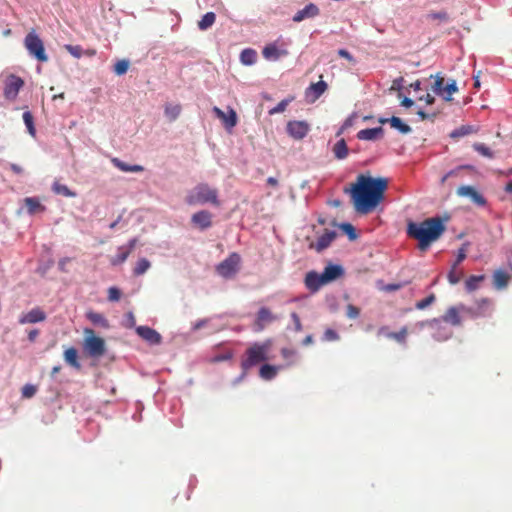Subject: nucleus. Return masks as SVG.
I'll return each mask as SVG.
<instances>
[{
	"mask_svg": "<svg viewBox=\"0 0 512 512\" xmlns=\"http://www.w3.org/2000/svg\"><path fill=\"white\" fill-rule=\"evenodd\" d=\"M121 298V291L117 287H110L108 289V300L111 302L119 301Z\"/></svg>",
	"mask_w": 512,
	"mask_h": 512,
	"instance_id": "obj_53",
	"label": "nucleus"
},
{
	"mask_svg": "<svg viewBox=\"0 0 512 512\" xmlns=\"http://www.w3.org/2000/svg\"><path fill=\"white\" fill-rule=\"evenodd\" d=\"M320 13V10L317 5L310 3L306 5L303 9L299 10L294 16L293 21L294 22H301L305 19L314 18L318 16Z\"/></svg>",
	"mask_w": 512,
	"mask_h": 512,
	"instance_id": "obj_18",
	"label": "nucleus"
},
{
	"mask_svg": "<svg viewBox=\"0 0 512 512\" xmlns=\"http://www.w3.org/2000/svg\"><path fill=\"white\" fill-rule=\"evenodd\" d=\"M383 129L382 127H376V128H367L360 130L357 133V138L360 140H375L382 136Z\"/></svg>",
	"mask_w": 512,
	"mask_h": 512,
	"instance_id": "obj_25",
	"label": "nucleus"
},
{
	"mask_svg": "<svg viewBox=\"0 0 512 512\" xmlns=\"http://www.w3.org/2000/svg\"><path fill=\"white\" fill-rule=\"evenodd\" d=\"M23 120H24V123L26 124L29 132L34 135L35 133V128H34V125H33V116L30 112H24L23 113Z\"/></svg>",
	"mask_w": 512,
	"mask_h": 512,
	"instance_id": "obj_51",
	"label": "nucleus"
},
{
	"mask_svg": "<svg viewBox=\"0 0 512 512\" xmlns=\"http://www.w3.org/2000/svg\"><path fill=\"white\" fill-rule=\"evenodd\" d=\"M64 360L65 362L70 365L72 368L76 370L81 369V364L78 360V351L74 347H69L64 351Z\"/></svg>",
	"mask_w": 512,
	"mask_h": 512,
	"instance_id": "obj_23",
	"label": "nucleus"
},
{
	"mask_svg": "<svg viewBox=\"0 0 512 512\" xmlns=\"http://www.w3.org/2000/svg\"><path fill=\"white\" fill-rule=\"evenodd\" d=\"M129 61L126 59H122L116 62L114 65V72L116 75H123L128 71Z\"/></svg>",
	"mask_w": 512,
	"mask_h": 512,
	"instance_id": "obj_45",
	"label": "nucleus"
},
{
	"mask_svg": "<svg viewBox=\"0 0 512 512\" xmlns=\"http://www.w3.org/2000/svg\"><path fill=\"white\" fill-rule=\"evenodd\" d=\"M65 49L75 58H81L83 53L82 47L79 45H65Z\"/></svg>",
	"mask_w": 512,
	"mask_h": 512,
	"instance_id": "obj_50",
	"label": "nucleus"
},
{
	"mask_svg": "<svg viewBox=\"0 0 512 512\" xmlns=\"http://www.w3.org/2000/svg\"><path fill=\"white\" fill-rule=\"evenodd\" d=\"M490 305V300L482 299L479 303L478 309L466 307L463 304L458 306H451L446 310L441 318H433L431 320L420 322L419 326H429L430 328H435L440 326L442 322L449 323L453 326H460L462 324V315H468L472 319L483 316L485 314L483 311L484 307H489Z\"/></svg>",
	"mask_w": 512,
	"mask_h": 512,
	"instance_id": "obj_3",
	"label": "nucleus"
},
{
	"mask_svg": "<svg viewBox=\"0 0 512 512\" xmlns=\"http://www.w3.org/2000/svg\"><path fill=\"white\" fill-rule=\"evenodd\" d=\"M305 286L311 292L318 291L323 285L326 284L322 274H318L315 271H310L305 276Z\"/></svg>",
	"mask_w": 512,
	"mask_h": 512,
	"instance_id": "obj_15",
	"label": "nucleus"
},
{
	"mask_svg": "<svg viewBox=\"0 0 512 512\" xmlns=\"http://www.w3.org/2000/svg\"><path fill=\"white\" fill-rule=\"evenodd\" d=\"M472 147L475 151L486 158L491 159L494 157V153L491 151V149L483 143H474Z\"/></svg>",
	"mask_w": 512,
	"mask_h": 512,
	"instance_id": "obj_43",
	"label": "nucleus"
},
{
	"mask_svg": "<svg viewBox=\"0 0 512 512\" xmlns=\"http://www.w3.org/2000/svg\"><path fill=\"white\" fill-rule=\"evenodd\" d=\"M130 254L131 253L129 252V250H127V248L124 245L118 247L117 254L110 260L111 265L118 266L123 264Z\"/></svg>",
	"mask_w": 512,
	"mask_h": 512,
	"instance_id": "obj_33",
	"label": "nucleus"
},
{
	"mask_svg": "<svg viewBox=\"0 0 512 512\" xmlns=\"http://www.w3.org/2000/svg\"><path fill=\"white\" fill-rule=\"evenodd\" d=\"M346 315L350 319H356L360 315V309L352 304H349L346 309Z\"/></svg>",
	"mask_w": 512,
	"mask_h": 512,
	"instance_id": "obj_55",
	"label": "nucleus"
},
{
	"mask_svg": "<svg viewBox=\"0 0 512 512\" xmlns=\"http://www.w3.org/2000/svg\"><path fill=\"white\" fill-rule=\"evenodd\" d=\"M484 280V275H472L465 281V288L469 292L475 291Z\"/></svg>",
	"mask_w": 512,
	"mask_h": 512,
	"instance_id": "obj_34",
	"label": "nucleus"
},
{
	"mask_svg": "<svg viewBox=\"0 0 512 512\" xmlns=\"http://www.w3.org/2000/svg\"><path fill=\"white\" fill-rule=\"evenodd\" d=\"M343 274V268L339 265H328L325 267L322 276L327 283L337 279Z\"/></svg>",
	"mask_w": 512,
	"mask_h": 512,
	"instance_id": "obj_21",
	"label": "nucleus"
},
{
	"mask_svg": "<svg viewBox=\"0 0 512 512\" xmlns=\"http://www.w3.org/2000/svg\"><path fill=\"white\" fill-rule=\"evenodd\" d=\"M24 81L15 75H10L5 81L4 96L8 100H14L20 89L23 87Z\"/></svg>",
	"mask_w": 512,
	"mask_h": 512,
	"instance_id": "obj_10",
	"label": "nucleus"
},
{
	"mask_svg": "<svg viewBox=\"0 0 512 512\" xmlns=\"http://www.w3.org/2000/svg\"><path fill=\"white\" fill-rule=\"evenodd\" d=\"M280 367L264 364L259 370V376L264 380H272L276 377L278 369Z\"/></svg>",
	"mask_w": 512,
	"mask_h": 512,
	"instance_id": "obj_32",
	"label": "nucleus"
},
{
	"mask_svg": "<svg viewBox=\"0 0 512 512\" xmlns=\"http://www.w3.org/2000/svg\"><path fill=\"white\" fill-rule=\"evenodd\" d=\"M338 55H339L340 57H343V58L347 59L348 61H351V62H352V61H354L353 56L350 54V52H349V51H347V50H345V49H340V50L338 51Z\"/></svg>",
	"mask_w": 512,
	"mask_h": 512,
	"instance_id": "obj_59",
	"label": "nucleus"
},
{
	"mask_svg": "<svg viewBox=\"0 0 512 512\" xmlns=\"http://www.w3.org/2000/svg\"><path fill=\"white\" fill-rule=\"evenodd\" d=\"M24 46L30 55L35 57L39 62H47L48 56L45 53L43 41L35 33V31L29 32L24 39Z\"/></svg>",
	"mask_w": 512,
	"mask_h": 512,
	"instance_id": "obj_7",
	"label": "nucleus"
},
{
	"mask_svg": "<svg viewBox=\"0 0 512 512\" xmlns=\"http://www.w3.org/2000/svg\"><path fill=\"white\" fill-rule=\"evenodd\" d=\"M413 104H414V101L408 97H404L401 101V105L404 107H407V108L413 106Z\"/></svg>",
	"mask_w": 512,
	"mask_h": 512,
	"instance_id": "obj_64",
	"label": "nucleus"
},
{
	"mask_svg": "<svg viewBox=\"0 0 512 512\" xmlns=\"http://www.w3.org/2000/svg\"><path fill=\"white\" fill-rule=\"evenodd\" d=\"M86 317L89 321H91L94 325L100 326L102 328H109V322L106 317L98 312L88 311L86 313Z\"/></svg>",
	"mask_w": 512,
	"mask_h": 512,
	"instance_id": "obj_30",
	"label": "nucleus"
},
{
	"mask_svg": "<svg viewBox=\"0 0 512 512\" xmlns=\"http://www.w3.org/2000/svg\"><path fill=\"white\" fill-rule=\"evenodd\" d=\"M309 124L306 121H289L287 123V133L296 140L303 139L309 132Z\"/></svg>",
	"mask_w": 512,
	"mask_h": 512,
	"instance_id": "obj_11",
	"label": "nucleus"
},
{
	"mask_svg": "<svg viewBox=\"0 0 512 512\" xmlns=\"http://www.w3.org/2000/svg\"><path fill=\"white\" fill-rule=\"evenodd\" d=\"M408 330L406 327H403L398 332H392L389 334H386V337L389 339H393L397 341L400 344H405L406 338H407Z\"/></svg>",
	"mask_w": 512,
	"mask_h": 512,
	"instance_id": "obj_40",
	"label": "nucleus"
},
{
	"mask_svg": "<svg viewBox=\"0 0 512 512\" xmlns=\"http://www.w3.org/2000/svg\"><path fill=\"white\" fill-rule=\"evenodd\" d=\"M436 300V297L435 295L432 293L430 294L429 296H427L426 298L418 301L416 304H415V307L416 309L418 310H423L425 308H427L428 306H430L432 303H434Z\"/></svg>",
	"mask_w": 512,
	"mask_h": 512,
	"instance_id": "obj_47",
	"label": "nucleus"
},
{
	"mask_svg": "<svg viewBox=\"0 0 512 512\" xmlns=\"http://www.w3.org/2000/svg\"><path fill=\"white\" fill-rule=\"evenodd\" d=\"M151 264L146 258H141L137 261L133 273L136 276L143 275L149 268Z\"/></svg>",
	"mask_w": 512,
	"mask_h": 512,
	"instance_id": "obj_38",
	"label": "nucleus"
},
{
	"mask_svg": "<svg viewBox=\"0 0 512 512\" xmlns=\"http://www.w3.org/2000/svg\"><path fill=\"white\" fill-rule=\"evenodd\" d=\"M417 115L420 117L421 120L433 119L436 116V114L429 115L425 113L423 110L417 111Z\"/></svg>",
	"mask_w": 512,
	"mask_h": 512,
	"instance_id": "obj_62",
	"label": "nucleus"
},
{
	"mask_svg": "<svg viewBox=\"0 0 512 512\" xmlns=\"http://www.w3.org/2000/svg\"><path fill=\"white\" fill-rule=\"evenodd\" d=\"M83 346L85 351L90 357L99 358L105 354L106 345L103 338L95 335L92 329L86 328L84 330Z\"/></svg>",
	"mask_w": 512,
	"mask_h": 512,
	"instance_id": "obj_6",
	"label": "nucleus"
},
{
	"mask_svg": "<svg viewBox=\"0 0 512 512\" xmlns=\"http://www.w3.org/2000/svg\"><path fill=\"white\" fill-rule=\"evenodd\" d=\"M445 230L446 227L443 220L439 217H432L419 223H409L407 233L418 241V248L421 251H425L433 242L441 237Z\"/></svg>",
	"mask_w": 512,
	"mask_h": 512,
	"instance_id": "obj_2",
	"label": "nucleus"
},
{
	"mask_svg": "<svg viewBox=\"0 0 512 512\" xmlns=\"http://www.w3.org/2000/svg\"><path fill=\"white\" fill-rule=\"evenodd\" d=\"M46 319V313L39 307H35L31 309L29 312L22 314L19 317V323L24 324H33L38 322H43Z\"/></svg>",
	"mask_w": 512,
	"mask_h": 512,
	"instance_id": "obj_14",
	"label": "nucleus"
},
{
	"mask_svg": "<svg viewBox=\"0 0 512 512\" xmlns=\"http://www.w3.org/2000/svg\"><path fill=\"white\" fill-rule=\"evenodd\" d=\"M275 320V316L272 315L270 310L266 307H262L259 309L257 313L256 325L258 326V330H262L267 323H270Z\"/></svg>",
	"mask_w": 512,
	"mask_h": 512,
	"instance_id": "obj_22",
	"label": "nucleus"
},
{
	"mask_svg": "<svg viewBox=\"0 0 512 512\" xmlns=\"http://www.w3.org/2000/svg\"><path fill=\"white\" fill-rule=\"evenodd\" d=\"M290 316H291V319H292V321L294 323L295 331L296 332H301L302 329H303V326H302V323H301L299 315L296 312H292Z\"/></svg>",
	"mask_w": 512,
	"mask_h": 512,
	"instance_id": "obj_57",
	"label": "nucleus"
},
{
	"mask_svg": "<svg viewBox=\"0 0 512 512\" xmlns=\"http://www.w3.org/2000/svg\"><path fill=\"white\" fill-rule=\"evenodd\" d=\"M339 228L348 235L350 240H355L357 238V234L355 228L350 223H342L339 225Z\"/></svg>",
	"mask_w": 512,
	"mask_h": 512,
	"instance_id": "obj_46",
	"label": "nucleus"
},
{
	"mask_svg": "<svg viewBox=\"0 0 512 512\" xmlns=\"http://www.w3.org/2000/svg\"><path fill=\"white\" fill-rule=\"evenodd\" d=\"M332 152L336 159H338V160L345 159L348 156V152H349L346 141L343 138L338 140L334 144V146L332 148Z\"/></svg>",
	"mask_w": 512,
	"mask_h": 512,
	"instance_id": "obj_28",
	"label": "nucleus"
},
{
	"mask_svg": "<svg viewBox=\"0 0 512 512\" xmlns=\"http://www.w3.org/2000/svg\"><path fill=\"white\" fill-rule=\"evenodd\" d=\"M137 243H138V239L137 238H132L131 240H129L127 245H124V246L127 248V250H129L130 253H132V251L136 247Z\"/></svg>",
	"mask_w": 512,
	"mask_h": 512,
	"instance_id": "obj_60",
	"label": "nucleus"
},
{
	"mask_svg": "<svg viewBox=\"0 0 512 512\" xmlns=\"http://www.w3.org/2000/svg\"><path fill=\"white\" fill-rule=\"evenodd\" d=\"M431 78L435 79L432 86L433 92L441 96L447 102L452 101V95L458 91L456 81L452 79L444 85V77L439 73L434 76L431 75Z\"/></svg>",
	"mask_w": 512,
	"mask_h": 512,
	"instance_id": "obj_8",
	"label": "nucleus"
},
{
	"mask_svg": "<svg viewBox=\"0 0 512 512\" xmlns=\"http://www.w3.org/2000/svg\"><path fill=\"white\" fill-rule=\"evenodd\" d=\"M213 112L220 120L223 121L227 128H233L237 125V114L234 109L229 108L228 114H226L220 108L214 107Z\"/></svg>",
	"mask_w": 512,
	"mask_h": 512,
	"instance_id": "obj_17",
	"label": "nucleus"
},
{
	"mask_svg": "<svg viewBox=\"0 0 512 512\" xmlns=\"http://www.w3.org/2000/svg\"><path fill=\"white\" fill-rule=\"evenodd\" d=\"M215 20H216L215 13L207 12L205 15H203L201 20L198 22V28L202 31H205L215 23Z\"/></svg>",
	"mask_w": 512,
	"mask_h": 512,
	"instance_id": "obj_36",
	"label": "nucleus"
},
{
	"mask_svg": "<svg viewBox=\"0 0 512 512\" xmlns=\"http://www.w3.org/2000/svg\"><path fill=\"white\" fill-rule=\"evenodd\" d=\"M434 329L437 330V332L435 333L434 337L438 340V341H444V340H447L451 337L452 335V332L451 331H447L444 327H442L441 325L438 326V327H435Z\"/></svg>",
	"mask_w": 512,
	"mask_h": 512,
	"instance_id": "obj_48",
	"label": "nucleus"
},
{
	"mask_svg": "<svg viewBox=\"0 0 512 512\" xmlns=\"http://www.w3.org/2000/svg\"><path fill=\"white\" fill-rule=\"evenodd\" d=\"M186 203L189 205L211 203L219 206L218 191L206 183H200L188 193Z\"/></svg>",
	"mask_w": 512,
	"mask_h": 512,
	"instance_id": "obj_5",
	"label": "nucleus"
},
{
	"mask_svg": "<svg viewBox=\"0 0 512 512\" xmlns=\"http://www.w3.org/2000/svg\"><path fill=\"white\" fill-rule=\"evenodd\" d=\"M428 18L432 19V20H439V21L446 22V21H448L449 16H448L447 12L440 11V12H432V13L428 14Z\"/></svg>",
	"mask_w": 512,
	"mask_h": 512,
	"instance_id": "obj_54",
	"label": "nucleus"
},
{
	"mask_svg": "<svg viewBox=\"0 0 512 512\" xmlns=\"http://www.w3.org/2000/svg\"><path fill=\"white\" fill-rule=\"evenodd\" d=\"M262 54L266 59L277 60L281 56L286 55V50H279L275 44H269L264 47Z\"/></svg>",
	"mask_w": 512,
	"mask_h": 512,
	"instance_id": "obj_26",
	"label": "nucleus"
},
{
	"mask_svg": "<svg viewBox=\"0 0 512 512\" xmlns=\"http://www.w3.org/2000/svg\"><path fill=\"white\" fill-rule=\"evenodd\" d=\"M419 100L425 101L426 104H428V105H432L435 102L434 96L430 95L429 93H427L423 97H420Z\"/></svg>",
	"mask_w": 512,
	"mask_h": 512,
	"instance_id": "obj_61",
	"label": "nucleus"
},
{
	"mask_svg": "<svg viewBox=\"0 0 512 512\" xmlns=\"http://www.w3.org/2000/svg\"><path fill=\"white\" fill-rule=\"evenodd\" d=\"M456 267V264H453L450 272L448 273V281L452 285L457 284L463 277V273L461 271H457Z\"/></svg>",
	"mask_w": 512,
	"mask_h": 512,
	"instance_id": "obj_44",
	"label": "nucleus"
},
{
	"mask_svg": "<svg viewBox=\"0 0 512 512\" xmlns=\"http://www.w3.org/2000/svg\"><path fill=\"white\" fill-rule=\"evenodd\" d=\"M111 162L122 172H142L144 170V167L141 165H130L116 157L112 158Z\"/></svg>",
	"mask_w": 512,
	"mask_h": 512,
	"instance_id": "obj_27",
	"label": "nucleus"
},
{
	"mask_svg": "<svg viewBox=\"0 0 512 512\" xmlns=\"http://www.w3.org/2000/svg\"><path fill=\"white\" fill-rule=\"evenodd\" d=\"M457 193L460 196L470 197L473 202L478 205H484L486 203L484 197L472 186H461L457 189Z\"/></svg>",
	"mask_w": 512,
	"mask_h": 512,
	"instance_id": "obj_19",
	"label": "nucleus"
},
{
	"mask_svg": "<svg viewBox=\"0 0 512 512\" xmlns=\"http://www.w3.org/2000/svg\"><path fill=\"white\" fill-rule=\"evenodd\" d=\"M479 128L473 125H462L450 133L452 139H459L461 137L478 133Z\"/></svg>",
	"mask_w": 512,
	"mask_h": 512,
	"instance_id": "obj_24",
	"label": "nucleus"
},
{
	"mask_svg": "<svg viewBox=\"0 0 512 512\" xmlns=\"http://www.w3.org/2000/svg\"><path fill=\"white\" fill-rule=\"evenodd\" d=\"M24 204L29 214H35L37 212H43L45 210V207L35 197H26L24 199Z\"/></svg>",
	"mask_w": 512,
	"mask_h": 512,
	"instance_id": "obj_31",
	"label": "nucleus"
},
{
	"mask_svg": "<svg viewBox=\"0 0 512 512\" xmlns=\"http://www.w3.org/2000/svg\"><path fill=\"white\" fill-rule=\"evenodd\" d=\"M294 100V97L291 96L289 98H286V99H283L282 101H280L275 107L271 108L269 111H268V114L269 115H274V114H278V113H283L287 106Z\"/></svg>",
	"mask_w": 512,
	"mask_h": 512,
	"instance_id": "obj_39",
	"label": "nucleus"
},
{
	"mask_svg": "<svg viewBox=\"0 0 512 512\" xmlns=\"http://www.w3.org/2000/svg\"><path fill=\"white\" fill-rule=\"evenodd\" d=\"M466 258V250L464 248L459 249L456 261L454 264L459 265Z\"/></svg>",
	"mask_w": 512,
	"mask_h": 512,
	"instance_id": "obj_58",
	"label": "nucleus"
},
{
	"mask_svg": "<svg viewBox=\"0 0 512 512\" xmlns=\"http://www.w3.org/2000/svg\"><path fill=\"white\" fill-rule=\"evenodd\" d=\"M241 62L246 65H251L256 61V52L252 49H245L240 55Z\"/></svg>",
	"mask_w": 512,
	"mask_h": 512,
	"instance_id": "obj_41",
	"label": "nucleus"
},
{
	"mask_svg": "<svg viewBox=\"0 0 512 512\" xmlns=\"http://www.w3.org/2000/svg\"><path fill=\"white\" fill-rule=\"evenodd\" d=\"M36 392H37V388H36V386H34L32 384H26L22 388V396L24 398H31L36 394Z\"/></svg>",
	"mask_w": 512,
	"mask_h": 512,
	"instance_id": "obj_52",
	"label": "nucleus"
},
{
	"mask_svg": "<svg viewBox=\"0 0 512 512\" xmlns=\"http://www.w3.org/2000/svg\"><path fill=\"white\" fill-rule=\"evenodd\" d=\"M336 237V231L325 229L324 233L318 237L316 242H311L309 244V248L314 249L317 252H322L331 245Z\"/></svg>",
	"mask_w": 512,
	"mask_h": 512,
	"instance_id": "obj_12",
	"label": "nucleus"
},
{
	"mask_svg": "<svg viewBox=\"0 0 512 512\" xmlns=\"http://www.w3.org/2000/svg\"><path fill=\"white\" fill-rule=\"evenodd\" d=\"M39 334L37 329H33L28 333V339L30 342H34Z\"/></svg>",
	"mask_w": 512,
	"mask_h": 512,
	"instance_id": "obj_63",
	"label": "nucleus"
},
{
	"mask_svg": "<svg viewBox=\"0 0 512 512\" xmlns=\"http://www.w3.org/2000/svg\"><path fill=\"white\" fill-rule=\"evenodd\" d=\"M309 89L313 92L314 98H319L327 89L326 82L320 80L317 83H312Z\"/></svg>",
	"mask_w": 512,
	"mask_h": 512,
	"instance_id": "obj_42",
	"label": "nucleus"
},
{
	"mask_svg": "<svg viewBox=\"0 0 512 512\" xmlns=\"http://www.w3.org/2000/svg\"><path fill=\"white\" fill-rule=\"evenodd\" d=\"M136 333L146 342L151 345H158L162 341L161 335L154 329L148 326H138Z\"/></svg>",
	"mask_w": 512,
	"mask_h": 512,
	"instance_id": "obj_13",
	"label": "nucleus"
},
{
	"mask_svg": "<svg viewBox=\"0 0 512 512\" xmlns=\"http://www.w3.org/2000/svg\"><path fill=\"white\" fill-rule=\"evenodd\" d=\"M181 110L182 108L179 104H167L164 113L169 121H175L179 117Z\"/></svg>",
	"mask_w": 512,
	"mask_h": 512,
	"instance_id": "obj_35",
	"label": "nucleus"
},
{
	"mask_svg": "<svg viewBox=\"0 0 512 512\" xmlns=\"http://www.w3.org/2000/svg\"><path fill=\"white\" fill-rule=\"evenodd\" d=\"M510 276L503 270H496L493 274V285L496 289L507 287Z\"/></svg>",
	"mask_w": 512,
	"mask_h": 512,
	"instance_id": "obj_29",
	"label": "nucleus"
},
{
	"mask_svg": "<svg viewBox=\"0 0 512 512\" xmlns=\"http://www.w3.org/2000/svg\"><path fill=\"white\" fill-rule=\"evenodd\" d=\"M52 190L54 193L58 195H63L65 197H75L76 193L71 191L66 185L59 183L58 181H55L52 186Z\"/></svg>",
	"mask_w": 512,
	"mask_h": 512,
	"instance_id": "obj_37",
	"label": "nucleus"
},
{
	"mask_svg": "<svg viewBox=\"0 0 512 512\" xmlns=\"http://www.w3.org/2000/svg\"><path fill=\"white\" fill-rule=\"evenodd\" d=\"M296 354H297V352L294 349H289V348L281 349V355L284 359L288 360V363H287L288 366L294 364V361L292 360V358H294L296 356Z\"/></svg>",
	"mask_w": 512,
	"mask_h": 512,
	"instance_id": "obj_49",
	"label": "nucleus"
},
{
	"mask_svg": "<svg viewBox=\"0 0 512 512\" xmlns=\"http://www.w3.org/2000/svg\"><path fill=\"white\" fill-rule=\"evenodd\" d=\"M380 123H389L392 128L398 130L402 134H408L411 132V127L396 116H392L389 119H380Z\"/></svg>",
	"mask_w": 512,
	"mask_h": 512,
	"instance_id": "obj_20",
	"label": "nucleus"
},
{
	"mask_svg": "<svg viewBox=\"0 0 512 512\" xmlns=\"http://www.w3.org/2000/svg\"><path fill=\"white\" fill-rule=\"evenodd\" d=\"M388 181L360 174L349 189L354 209L360 214L373 211L384 198ZM348 192V189H345Z\"/></svg>",
	"mask_w": 512,
	"mask_h": 512,
	"instance_id": "obj_1",
	"label": "nucleus"
},
{
	"mask_svg": "<svg viewBox=\"0 0 512 512\" xmlns=\"http://www.w3.org/2000/svg\"><path fill=\"white\" fill-rule=\"evenodd\" d=\"M241 258L237 253H231L216 266L217 273L223 278H232L239 270Z\"/></svg>",
	"mask_w": 512,
	"mask_h": 512,
	"instance_id": "obj_9",
	"label": "nucleus"
},
{
	"mask_svg": "<svg viewBox=\"0 0 512 512\" xmlns=\"http://www.w3.org/2000/svg\"><path fill=\"white\" fill-rule=\"evenodd\" d=\"M272 348V341L267 339L263 342H255L251 344L245 351L241 358L242 376L245 377L248 371L257 366L258 364L270 360V351Z\"/></svg>",
	"mask_w": 512,
	"mask_h": 512,
	"instance_id": "obj_4",
	"label": "nucleus"
},
{
	"mask_svg": "<svg viewBox=\"0 0 512 512\" xmlns=\"http://www.w3.org/2000/svg\"><path fill=\"white\" fill-rule=\"evenodd\" d=\"M191 221L195 226L204 230L212 225V214L207 210H202L193 214Z\"/></svg>",
	"mask_w": 512,
	"mask_h": 512,
	"instance_id": "obj_16",
	"label": "nucleus"
},
{
	"mask_svg": "<svg viewBox=\"0 0 512 512\" xmlns=\"http://www.w3.org/2000/svg\"><path fill=\"white\" fill-rule=\"evenodd\" d=\"M339 339L338 333L333 329H326L323 335V340L325 341H335Z\"/></svg>",
	"mask_w": 512,
	"mask_h": 512,
	"instance_id": "obj_56",
	"label": "nucleus"
}]
</instances>
